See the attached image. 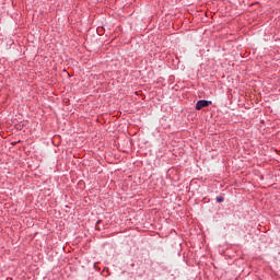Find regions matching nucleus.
Segmentation results:
<instances>
[{"mask_svg":"<svg viewBox=\"0 0 280 280\" xmlns=\"http://www.w3.org/2000/svg\"><path fill=\"white\" fill-rule=\"evenodd\" d=\"M212 102L211 101H198L196 104V110H202V108H207V106H211Z\"/></svg>","mask_w":280,"mask_h":280,"instance_id":"f257e3e1","label":"nucleus"},{"mask_svg":"<svg viewBox=\"0 0 280 280\" xmlns=\"http://www.w3.org/2000/svg\"><path fill=\"white\" fill-rule=\"evenodd\" d=\"M217 202H224V198L223 197H217Z\"/></svg>","mask_w":280,"mask_h":280,"instance_id":"f03ea898","label":"nucleus"},{"mask_svg":"<svg viewBox=\"0 0 280 280\" xmlns=\"http://www.w3.org/2000/svg\"><path fill=\"white\" fill-rule=\"evenodd\" d=\"M66 75H69V77H70L71 74H70L69 72H66Z\"/></svg>","mask_w":280,"mask_h":280,"instance_id":"7ed1b4c3","label":"nucleus"}]
</instances>
